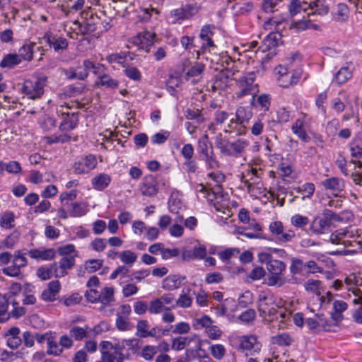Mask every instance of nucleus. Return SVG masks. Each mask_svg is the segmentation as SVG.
<instances>
[{
	"mask_svg": "<svg viewBox=\"0 0 362 362\" xmlns=\"http://www.w3.org/2000/svg\"><path fill=\"white\" fill-rule=\"evenodd\" d=\"M209 351L214 358L221 360L226 354V348L222 344H212L209 346Z\"/></svg>",
	"mask_w": 362,
	"mask_h": 362,
	"instance_id": "nucleus-51",
	"label": "nucleus"
},
{
	"mask_svg": "<svg viewBox=\"0 0 362 362\" xmlns=\"http://www.w3.org/2000/svg\"><path fill=\"white\" fill-rule=\"evenodd\" d=\"M156 39V34L151 31H144L138 33L132 38L131 42L137 47L138 49H144L146 52H149Z\"/></svg>",
	"mask_w": 362,
	"mask_h": 362,
	"instance_id": "nucleus-15",
	"label": "nucleus"
},
{
	"mask_svg": "<svg viewBox=\"0 0 362 362\" xmlns=\"http://www.w3.org/2000/svg\"><path fill=\"white\" fill-rule=\"evenodd\" d=\"M357 238H362V230L356 227L338 229L330 235L329 240L332 244L351 245L353 243H358Z\"/></svg>",
	"mask_w": 362,
	"mask_h": 362,
	"instance_id": "nucleus-5",
	"label": "nucleus"
},
{
	"mask_svg": "<svg viewBox=\"0 0 362 362\" xmlns=\"http://www.w3.org/2000/svg\"><path fill=\"white\" fill-rule=\"evenodd\" d=\"M288 13L293 18L289 28L293 29L295 32L300 33L307 29L317 30L319 28V25L314 24L309 19L310 13L308 1L291 0L288 6Z\"/></svg>",
	"mask_w": 362,
	"mask_h": 362,
	"instance_id": "nucleus-3",
	"label": "nucleus"
},
{
	"mask_svg": "<svg viewBox=\"0 0 362 362\" xmlns=\"http://www.w3.org/2000/svg\"><path fill=\"white\" fill-rule=\"evenodd\" d=\"M111 182V177L106 173H100L95 175L91 180V185L93 189L103 190L105 189Z\"/></svg>",
	"mask_w": 362,
	"mask_h": 362,
	"instance_id": "nucleus-34",
	"label": "nucleus"
},
{
	"mask_svg": "<svg viewBox=\"0 0 362 362\" xmlns=\"http://www.w3.org/2000/svg\"><path fill=\"white\" fill-rule=\"evenodd\" d=\"M141 192L146 196L156 194L158 193L157 180L151 175L145 177L141 187Z\"/></svg>",
	"mask_w": 362,
	"mask_h": 362,
	"instance_id": "nucleus-31",
	"label": "nucleus"
},
{
	"mask_svg": "<svg viewBox=\"0 0 362 362\" xmlns=\"http://www.w3.org/2000/svg\"><path fill=\"white\" fill-rule=\"evenodd\" d=\"M326 214L327 216L329 228L331 226L338 227L340 223H346L349 218L347 214H337L333 213L332 211H331V210H326Z\"/></svg>",
	"mask_w": 362,
	"mask_h": 362,
	"instance_id": "nucleus-37",
	"label": "nucleus"
},
{
	"mask_svg": "<svg viewBox=\"0 0 362 362\" xmlns=\"http://www.w3.org/2000/svg\"><path fill=\"white\" fill-rule=\"evenodd\" d=\"M16 215L12 211H6L0 216V227L11 229L15 226Z\"/></svg>",
	"mask_w": 362,
	"mask_h": 362,
	"instance_id": "nucleus-39",
	"label": "nucleus"
},
{
	"mask_svg": "<svg viewBox=\"0 0 362 362\" xmlns=\"http://www.w3.org/2000/svg\"><path fill=\"white\" fill-rule=\"evenodd\" d=\"M196 192L199 194H202L208 202L213 203L217 210H220V208L218 206L219 204L221 207L228 206L227 202L228 198L226 194H223L219 192L217 193L211 192L210 189H208L202 185H199L196 187Z\"/></svg>",
	"mask_w": 362,
	"mask_h": 362,
	"instance_id": "nucleus-12",
	"label": "nucleus"
},
{
	"mask_svg": "<svg viewBox=\"0 0 362 362\" xmlns=\"http://www.w3.org/2000/svg\"><path fill=\"white\" fill-rule=\"evenodd\" d=\"M168 207L170 212L173 214H179L180 211L182 210L183 205L178 194H173L170 196Z\"/></svg>",
	"mask_w": 362,
	"mask_h": 362,
	"instance_id": "nucleus-46",
	"label": "nucleus"
},
{
	"mask_svg": "<svg viewBox=\"0 0 362 362\" xmlns=\"http://www.w3.org/2000/svg\"><path fill=\"white\" fill-rule=\"evenodd\" d=\"M291 130L293 133L303 142L308 143L310 137L306 132V119L303 116L296 119L293 122Z\"/></svg>",
	"mask_w": 362,
	"mask_h": 362,
	"instance_id": "nucleus-27",
	"label": "nucleus"
},
{
	"mask_svg": "<svg viewBox=\"0 0 362 362\" xmlns=\"http://www.w3.org/2000/svg\"><path fill=\"white\" fill-rule=\"evenodd\" d=\"M174 301L173 293H163L160 298H153L150 300L148 312L151 314L158 315L168 310L166 305H171Z\"/></svg>",
	"mask_w": 362,
	"mask_h": 362,
	"instance_id": "nucleus-16",
	"label": "nucleus"
},
{
	"mask_svg": "<svg viewBox=\"0 0 362 362\" xmlns=\"http://www.w3.org/2000/svg\"><path fill=\"white\" fill-rule=\"evenodd\" d=\"M119 82L114 79L113 77L104 74L99 77H98L96 81L95 82V85L100 87H105L106 88L115 89L117 88L119 86Z\"/></svg>",
	"mask_w": 362,
	"mask_h": 362,
	"instance_id": "nucleus-35",
	"label": "nucleus"
},
{
	"mask_svg": "<svg viewBox=\"0 0 362 362\" xmlns=\"http://www.w3.org/2000/svg\"><path fill=\"white\" fill-rule=\"evenodd\" d=\"M88 211V204L86 202H74L71 205L70 215L80 217L86 214Z\"/></svg>",
	"mask_w": 362,
	"mask_h": 362,
	"instance_id": "nucleus-43",
	"label": "nucleus"
},
{
	"mask_svg": "<svg viewBox=\"0 0 362 362\" xmlns=\"http://www.w3.org/2000/svg\"><path fill=\"white\" fill-rule=\"evenodd\" d=\"M349 13L348 6L344 4H339L336 11V18L339 21H344L348 18Z\"/></svg>",
	"mask_w": 362,
	"mask_h": 362,
	"instance_id": "nucleus-59",
	"label": "nucleus"
},
{
	"mask_svg": "<svg viewBox=\"0 0 362 362\" xmlns=\"http://www.w3.org/2000/svg\"><path fill=\"white\" fill-rule=\"evenodd\" d=\"M322 185L327 192L338 197L341 196V193L344 189V180L337 177L328 178L322 182Z\"/></svg>",
	"mask_w": 362,
	"mask_h": 362,
	"instance_id": "nucleus-26",
	"label": "nucleus"
},
{
	"mask_svg": "<svg viewBox=\"0 0 362 362\" xmlns=\"http://www.w3.org/2000/svg\"><path fill=\"white\" fill-rule=\"evenodd\" d=\"M185 281V276L176 274L169 275L163 279L162 288L165 291H175L184 284Z\"/></svg>",
	"mask_w": 362,
	"mask_h": 362,
	"instance_id": "nucleus-29",
	"label": "nucleus"
},
{
	"mask_svg": "<svg viewBox=\"0 0 362 362\" xmlns=\"http://www.w3.org/2000/svg\"><path fill=\"white\" fill-rule=\"evenodd\" d=\"M231 80L225 72L219 73L215 78L212 84L214 90H223L229 86Z\"/></svg>",
	"mask_w": 362,
	"mask_h": 362,
	"instance_id": "nucleus-36",
	"label": "nucleus"
},
{
	"mask_svg": "<svg viewBox=\"0 0 362 362\" xmlns=\"http://www.w3.org/2000/svg\"><path fill=\"white\" fill-rule=\"evenodd\" d=\"M257 310L263 320L271 322L277 319L276 314L279 313L281 318L280 327L284 329L287 327L288 321L291 318V312L282 310L281 301L269 292H262L259 294L257 300Z\"/></svg>",
	"mask_w": 362,
	"mask_h": 362,
	"instance_id": "nucleus-2",
	"label": "nucleus"
},
{
	"mask_svg": "<svg viewBox=\"0 0 362 362\" xmlns=\"http://www.w3.org/2000/svg\"><path fill=\"white\" fill-rule=\"evenodd\" d=\"M254 300L253 294L251 291H246L238 298V306L245 308L252 303Z\"/></svg>",
	"mask_w": 362,
	"mask_h": 362,
	"instance_id": "nucleus-52",
	"label": "nucleus"
},
{
	"mask_svg": "<svg viewBox=\"0 0 362 362\" xmlns=\"http://www.w3.org/2000/svg\"><path fill=\"white\" fill-rule=\"evenodd\" d=\"M35 45L33 42H28L18 49V54L20 60L30 61L33 57V48Z\"/></svg>",
	"mask_w": 362,
	"mask_h": 362,
	"instance_id": "nucleus-41",
	"label": "nucleus"
},
{
	"mask_svg": "<svg viewBox=\"0 0 362 362\" xmlns=\"http://www.w3.org/2000/svg\"><path fill=\"white\" fill-rule=\"evenodd\" d=\"M189 331L190 326L189 323L184 322V321L172 326V332L175 334H187Z\"/></svg>",
	"mask_w": 362,
	"mask_h": 362,
	"instance_id": "nucleus-64",
	"label": "nucleus"
},
{
	"mask_svg": "<svg viewBox=\"0 0 362 362\" xmlns=\"http://www.w3.org/2000/svg\"><path fill=\"white\" fill-rule=\"evenodd\" d=\"M45 82L40 80H26L22 87V92L30 99L39 98L43 95Z\"/></svg>",
	"mask_w": 362,
	"mask_h": 362,
	"instance_id": "nucleus-17",
	"label": "nucleus"
},
{
	"mask_svg": "<svg viewBox=\"0 0 362 362\" xmlns=\"http://www.w3.org/2000/svg\"><path fill=\"white\" fill-rule=\"evenodd\" d=\"M61 290V284L58 280H53L49 282L48 286L45 289L41 298L45 301H53L56 299L57 295Z\"/></svg>",
	"mask_w": 362,
	"mask_h": 362,
	"instance_id": "nucleus-30",
	"label": "nucleus"
},
{
	"mask_svg": "<svg viewBox=\"0 0 362 362\" xmlns=\"http://www.w3.org/2000/svg\"><path fill=\"white\" fill-rule=\"evenodd\" d=\"M269 230L281 243L290 242L295 238L293 230L288 229L285 230L282 222L279 221L271 222L269 224Z\"/></svg>",
	"mask_w": 362,
	"mask_h": 362,
	"instance_id": "nucleus-14",
	"label": "nucleus"
},
{
	"mask_svg": "<svg viewBox=\"0 0 362 362\" xmlns=\"http://www.w3.org/2000/svg\"><path fill=\"white\" fill-rule=\"evenodd\" d=\"M149 324L147 320H139L137 322V332L141 337H148L153 335L149 331Z\"/></svg>",
	"mask_w": 362,
	"mask_h": 362,
	"instance_id": "nucleus-58",
	"label": "nucleus"
},
{
	"mask_svg": "<svg viewBox=\"0 0 362 362\" xmlns=\"http://www.w3.org/2000/svg\"><path fill=\"white\" fill-rule=\"evenodd\" d=\"M352 77V69L351 66H344L339 69L335 74L333 81L338 84H343Z\"/></svg>",
	"mask_w": 362,
	"mask_h": 362,
	"instance_id": "nucleus-38",
	"label": "nucleus"
},
{
	"mask_svg": "<svg viewBox=\"0 0 362 362\" xmlns=\"http://www.w3.org/2000/svg\"><path fill=\"white\" fill-rule=\"evenodd\" d=\"M260 169V167L257 165L251 166L247 175H245V178L246 176H250V180L245 179L243 180L248 192L256 197L264 193L262 185L260 180H259L261 174Z\"/></svg>",
	"mask_w": 362,
	"mask_h": 362,
	"instance_id": "nucleus-10",
	"label": "nucleus"
},
{
	"mask_svg": "<svg viewBox=\"0 0 362 362\" xmlns=\"http://www.w3.org/2000/svg\"><path fill=\"white\" fill-rule=\"evenodd\" d=\"M296 192L303 194L302 199H304L305 197H308L310 199L315 192V186L312 182H307L306 184L294 188Z\"/></svg>",
	"mask_w": 362,
	"mask_h": 362,
	"instance_id": "nucleus-50",
	"label": "nucleus"
},
{
	"mask_svg": "<svg viewBox=\"0 0 362 362\" xmlns=\"http://www.w3.org/2000/svg\"><path fill=\"white\" fill-rule=\"evenodd\" d=\"M43 40L48 43L49 47H53L55 52L65 49L69 45L68 41L65 38L62 37V36L52 35L50 33L45 34Z\"/></svg>",
	"mask_w": 362,
	"mask_h": 362,
	"instance_id": "nucleus-28",
	"label": "nucleus"
},
{
	"mask_svg": "<svg viewBox=\"0 0 362 362\" xmlns=\"http://www.w3.org/2000/svg\"><path fill=\"white\" fill-rule=\"evenodd\" d=\"M275 73L279 84L283 88H288L300 80L301 70H289L288 67L279 65L275 68Z\"/></svg>",
	"mask_w": 362,
	"mask_h": 362,
	"instance_id": "nucleus-9",
	"label": "nucleus"
},
{
	"mask_svg": "<svg viewBox=\"0 0 362 362\" xmlns=\"http://www.w3.org/2000/svg\"><path fill=\"white\" fill-rule=\"evenodd\" d=\"M97 164L96 157L93 154H88L87 156L75 161L74 170L76 174L88 173L96 167Z\"/></svg>",
	"mask_w": 362,
	"mask_h": 362,
	"instance_id": "nucleus-21",
	"label": "nucleus"
},
{
	"mask_svg": "<svg viewBox=\"0 0 362 362\" xmlns=\"http://www.w3.org/2000/svg\"><path fill=\"white\" fill-rule=\"evenodd\" d=\"M273 344L278 346H289L292 342V339L288 334L282 333L274 335L271 339Z\"/></svg>",
	"mask_w": 362,
	"mask_h": 362,
	"instance_id": "nucleus-48",
	"label": "nucleus"
},
{
	"mask_svg": "<svg viewBox=\"0 0 362 362\" xmlns=\"http://www.w3.org/2000/svg\"><path fill=\"white\" fill-rule=\"evenodd\" d=\"M193 339H197V349H200L202 348V345L204 343V341L198 339V337L197 334H194L192 339H189L188 337H177L175 338L172 341V349L175 350H182L186 346L188 345V344L190 342L191 340ZM208 342L207 341H206Z\"/></svg>",
	"mask_w": 362,
	"mask_h": 362,
	"instance_id": "nucleus-32",
	"label": "nucleus"
},
{
	"mask_svg": "<svg viewBox=\"0 0 362 362\" xmlns=\"http://www.w3.org/2000/svg\"><path fill=\"white\" fill-rule=\"evenodd\" d=\"M170 136V132L168 131H161L156 133L151 137V142L153 144H163Z\"/></svg>",
	"mask_w": 362,
	"mask_h": 362,
	"instance_id": "nucleus-57",
	"label": "nucleus"
},
{
	"mask_svg": "<svg viewBox=\"0 0 362 362\" xmlns=\"http://www.w3.org/2000/svg\"><path fill=\"white\" fill-rule=\"evenodd\" d=\"M305 267V264L300 259L293 257L291 259L289 270L292 275H297V274H300L303 270Z\"/></svg>",
	"mask_w": 362,
	"mask_h": 362,
	"instance_id": "nucleus-54",
	"label": "nucleus"
},
{
	"mask_svg": "<svg viewBox=\"0 0 362 362\" xmlns=\"http://www.w3.org/2000/svg\"><path fill=\"white\" fill-rule=\"evenodd\" d=\"M213 320L212 319L207 316V315H204L202 317L199 318H196L193 320V326L195 329L199 328H206V331L207 327L212 325Z\"/></svg>",
	"mask_w": 362,
	"mask_h": 362,
	"instance_id": "nucleus-53",
	"label": "nucleus"
},
{
	"mask_svg": "<svg viewBox=\"0 0 362 362\" xmlns=\"http://www.w3.org/2000/svg\"><path fill=\"white\" fill-rule=\"evenodd\" d=\"M206 335L212 340H218L221 339L223 332L221 329L216 325H209L206 330Z\"/></svg>",
	"mask_w": 362,
	"mask_h": 362,
	"instance_id": "nucleus-61",
	"label": "nucleus"
},
{
	"mask_svg": "<svg viewBox=\"0 0 362 362\" xmlns=\"http://www.w3.org/2000/svg\"><path fill=\"white\" fill-rule=\"evenodd\" d=\"M276 25L277 21L274 19H269L267 21L264 23V28L265 30H268L269 33L267 35L263 42L269 49L276 47L278 41L281 38L280 33L273 32V30L276 28Z\"/></svg>",
	"mask_w": 362,
	"mask_h": 362,
	"instance_id": "nucleus-22",
	"label": "nucleus"
},
{
	"mask_svg": "<svg viewBox=\"0 0 362 362\" xmlns=\"http://www.w3.org/2000/svg\"><path fill=\"white\" fill-rule=\"evenodd\" d=\"M170 17L172 18L173 23H180L181 21L187 19L184 7L172 11L170 13Z\"/></svg>",
	"mask_w": 362,
	"mask_h": 362,
	"instance_id": "nucleus-63",
	"label": "nucleus"
},
{
	"mask_svg": "<svg viewBox=\"0 0 362 362\" xmlns=\"http://www.w3.org/2000/svg\"><path fill=\"white\" fill-rule=\"evenodd\" d=\"M238 349L246 355H257L260 353L262 344L257 335L247 334L238 337Z\"/></svg>",
	"mask_w": 362,
	"mask_h": 362,
	"instance_id": "nucleus-7",
	"label": "nucleus"
},
{
	"mask_svg": "<svg viewBox=\"0 0 362 362\" xmlns=\"http://www.w3.org/2000/svg\"><path fill=\"white\" fill-rule=\"evenodd\" d=\"M193 304V293L190 287H185L180 292L178 297L171 305L172 308H189Z\"/></svg>",
	"mask_w": 362,
	"mask_h": 362,
	"instance_id": "nucleus-23",
	"label": "nucleus"
},
{
	"mask_svg": "<svg viewBox=\"0 0 362 362\" xmlns=\"http://www.w3.org/2000/svg\"><path fill=\"white\" fill-rule=\"evenodd\" d=\"M252 117V112L250 109L242 107V106L237 109L236 111V119H230V124H228L229 129H225V132H236L238 135H243L245 134V123L249 122Z\"/></svg>",
	"mask_w": 362,
	"mask_h": 362,
	"instance_id": "nucleus-8",
	"label": "nucleus"
},
{
	"mask_svg": "<svg viewBox=\"0 0 362 362\" xmlns=\"http://www.w3.org/2000/svg\"><path fill=\"white\" fill-rule=\"evenodd\" d=\"M132 340L125 339L118 342L115 346L111 342L103 341L100 342V353L103 360L106 362H122L124 355L122 351L126 346L132 344Z\"/></svg>",
	"mask_w": 362,
	"mask_h": 362,
	"instance_id": "nucleus-4",
	"label": "nucleus"
},
{
	"mask_svg": "<svg viewBox=\"0 0 362 362\" xmlns=\"http://www.w3.org/2000/svg\"><path fill=\"white\" fill-rule=\"evenodd\" d=\"M199 151L200 152L201 158L204 160L206 165L211 168L218 167L213 156V149L211 144L209 142L207 135H204L199 141Z\"/></svg>",
	"mask_w": 362,
	"mask_h": 362,
	"instance_id": "nucleus-18",
	"label": "nucleus"
},
{
	"mask_svg": "<svg viewBox=\"0 0 362 362\" xmlns=\"http://www.w3.org/2000/svg\"><path fill=\"white\" fill-rule=\"evenodd\" d=\"M256 317V312L252 310V308H249L245 312L242 313L236 317L237 322L236 323L244 324V325H250L253 322L254 320Z\"/></svg>",
	"mask_w": 362,
	"mask_h": 362,
	"instance_id": "nucleus-45",
	"label": "nucleus"
},
{
	"mask_svg": "<svg viewBox=\"0 0 362 362\" xmlns=\"http://www.w3.org/2000/svg\"><path fill=\"white\" fill-rule=\"evenodd\" d=\"M332 300V293H326V296L313 298L308 305V309L313 313L312 317H307L308 328L315 332L330 331L332 324L325 313L326 305Z\"/></svg>",
	"mask_w": 362,
	"mask_h": 362,
	"instance_id": "nucleus-1",
	"label": "nucleus"
},
{
	"mask_svg": "<svg viewBox=\"0 0 362 362\" xmlns=\"http://www.w3.org/2000/svg\"><path fill=\"white\" fill-rule=\"evenodd\" d=\"M90 247L94 251L101 252L106 249L107 241L105 239H102V238H95L90 243Z\"/></svg>",
	"mask_w": 362,
	"mask_h": 362,
	"instance_id": "nucleus-62",
	"label": "nucleus"
},
{
	"mask_svg": "<svg viewBox=\"0 0 362 362\" xmlns=\"http://www.w3.org/2000/svg\"><path fill=\"white\" fill-rule=\"evenodd\" d=\"M267 269L269 272L267 284L269 286L281 287L286 283V264L284 262L275 259L268 263Z\"/></svg>",
	"mask_w": 362,
	"mask_h": 362,
	"instance_id": "nucleus-6",
	"label": "nucleus"
},
{
	"mask_svg": "<svg viewBox=\"0 0 362 362\" xmlns=\"http://www.w3.org/2000/svg\"><path fill=\"white\" fill-rule=\"evenodd\" d=\"M65 74L69 78H77L78 80H83L87 77L86 71L83 67V63L76 68H69L66 71Z\"/></svg>",
	"mask_w": 362,
	"mask_h": 362,
	"instance_id": "nucleus-44",
	"label": "nucleus"
},
{
	"mask_svg": "<svg viewBox=\"0 0 362 362\" xmlns=\"http://www.w3.org/2000/svg\"><path fill=\"white\" fill-rule=\"evenodd\" d=\"M1 168H5L6 171L9 173L17 174L21 171V167L16 160L9 161L7 163H0Z\"/></svg>",
	"mask_w": 362,
	"mask_h": 362,
	"instance_id": "nucleus-56",
	"label": "nucleus"
},
{
	"mask_svg": "<svg viewBox=\"0 0 362 362\" xmlns=\"http://www.w3.org/2000/svg\"><path fill=\"white\" fill-rule=\"evenodd\" d=\"M332 4V0H309L310 15L325 16L329 12Z\"/></svg>",
	"mask_w": 362,
	"mask_h": 362,
	"instance_id": "nucleus-25",
	"label": "nucleus"
},
{
	"mask_svg": "<svg viewBox=\"0 0 362 362\" xmlns=\"http://www.w3.org/2000/svg\"><path fill=\"white\" fill-rule=\"evenodd\" d=\"M329 229L326 210L322 214L315 216L310 224L309 230L313 235L325 234Z\"/></svg>",
	"mask_w": 362,
	"mask_h": 362,
	"instance_id": "nucleus-20",
	"label": "nucleus"
},
{
	"mask_svg": "<svg viewBox=\"0 0 362 362\" xmlns=\"http://www.w3.org/2000/svg\"><path fill=\"white\" fill-rule=\"evenodd\" d=\"M216 146L222 153L236 156L247 146V143L244 140H238L236 142L230 143L224 139H219L216 142Z\"/></svg>",
	"mask_w": 362,
	"mask_h": 362,
	"instance_id": "nucleus-19",
	"label": "nucleus"
},
{
	"mask_svg": "<svg viewBox=\"0 0 362 362\" xmlns=\"http://www.w3.org/2000/svg\"><path fill=\"white\" fill-rule=\"evenodd\" d=\"M63 352V349L58 345L55 335L51 333L49 338L47 339V353L49 355L59 356Z\"/></svg>",
	"mask_w": 362,
	"mask_h": 362,
	"instance_id": "nucleus-40",
	"label": "nucleus"
},
{
	"mask_svg": "<svg viewBox=\"0 0 362 362\" xmlns=\"http://www.w3.org/2000/svg\"><path fill=\"white\" fill-rule=\"evenodd\" d=\"M238 304L233 298H226L223 303L214 308L215 313L219 317H226L232 323L237 322L234 313L237 311Z\"/></svg>",
	"mask_w": 362,
	"mask_h": 362,
	"instance_id": "nucleus-13",
	"label": "nucleus"
},
{
	"mask_svg": "<svg viewBox=\"0 0 362 362\" xmlns=\"http://www.w3.org/2000/svg\"><path fill=\"white\" fill-rule=\"evenodd\" d=\"M344 282L347 289L357 296L361 293L362 287V273L352 272L344 278Z\"/></svg>",
	"mask_w": 362,
	"mask_h": 362,
	"instance_id": "nucleus-24",
	"label": "nucleus"
},
{
	"mask_svg": "<svg viewBox=\"0 0 362 362\" xmlns=\"http://www.w3.org/2000/svg\"><path fill=\"white\" fill-rule=\"evenodd\" d=\"M308 223V217L300 214H296L291 217V223L294 228H303L307 226Z\"/></svg>",
	"mask_w": 362,
	"mask_h": 362,
	"instance_id": "nucleus-49",
	"label": "nucleus"
},
{
	"mask_svg": "<svg viewBox=\"0 0 362 362\" xmlns=\"http://www.w3.org/2000/svg\"><path fill=\"white\" fill-rule=\"evenodd\" d=\"M126 76L129 78L131 80L134 81H139L141 80V74L140 71L134 66H127L124 70Z\"/></svg>",
	"mask_w": 362,
	"mask_h": 362,
	"instance_id": "nucleus-60",
	"label": "nucleus"
},
{
	"mask_svg": "<svg viewBox=\"0 0 362 362\" xmlns=\"http://www.w3.org/2000/svg\"><path fill=\"white\" fill-rule=\"evenodd\" d=\"M119 258L121 262L126 264L132 265L134 262H136L138 257L136 254L134 253V252L132 250H126L119 252Z\"/></svg>",
	"mask_w": 362,
	"mask_h": 362,
	"instance_id": "nucleus-47",
	"label": "nucleus"
},
{
	"mask_svg": "<svg viewBox=\"0 0 362 362\" xmlns=\"http://www.w3.org/2000/svg\"><path fill=\"white\" fill-rule=\"evenodd\" d=\"M21 62L20 57L18 54H8L0 62V67L12 69Z\"/></svg>",
	"mask_w": 362,
	"mask_h": 362,
	"instance_id": "nucleus-42",
	"label": "nucleus"
},
{
	"mask_svg": "<svg viewBox=\"0 0 362 362\" xmlns=\"http://www.w3.org/2000/svg\"><path fill=\"white\" fill-rule=\"evenodd\" d=\"M28 255L32 258L42 259V261H49L56 256V252L54 249H38L31 250Z\"/></svg>",
	"mask_w": 362,
	"mask_h": 362,
	"instance_id": "nucleus-33",
	"label": "nucleus"
},
{
	"mask_svg": "<svg viewBox=\"0 0 362 362\" xmlns=\"http://www.w3.org/2000/svg\"><path fill=\"white\" fill-rule=\"evenodd\" d=\"M103 263L101 259H91L85 263L84 267L88 272L92 273L101 269Z\"/></svg>",
	"mask_w": 362,
	"mask_h": 362,
	"instance_id": "nucleus-55",
	"label": "nucleus"
},
{
	"mask_svg": "<svg viewBox=\"0 0 362 362\" xmlns=\"http://www.w3.org/2000/svg\"><path fill=\"white\" fill-rule=\"evenodd\" d=\"M255 75L253 73L247 74L240 78L238 83V97L242 98L245 95L254 97L258 91L257 85L255 83Z\"/></svg>",
	"mask_w": 362,
	"mask_h": 362,
	"instance_id": "nucleus-11",
	"label": "nucleus"
}]
</instances>
